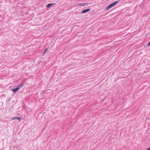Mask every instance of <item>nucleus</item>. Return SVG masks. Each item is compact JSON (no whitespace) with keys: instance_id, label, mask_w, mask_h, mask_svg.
<instances>
[{"instance_id":"1","label":"nucleus","mask_w":150,"mask_h":150,"mask_svg":"<svg viewBox=\"0 0 150 150\" xmlns=\"http://www.w3.org/2000/svg\"><path fill=\"white\" fill-rule=\"evenodd\" d=\"M119 2L118 1H116L110 4L107 7L106 10L107 11L109 10L110 8L115 6Z\"/></svg>"},{"instance_id":"2","label":"nucleus","mask_w":150,"mask_h":150,"mask_svg":"<svg viewBox=\"0 0 150 150\" xmlns=\"http://www.w3.org/2000/svg\"><path fill=\"white\" fill-rule=\"evenodd\" d=\"M90 10V8H88L87 9H85L83 10L81 12V13H86L87 12H88Z\"/></svg>"},{"instance_id":"3","label":"nucleus","mask_w":150,"mask_h":150,"mask_svg":"<svg viewBox=\"0 0 150 150\" xmlns=\"http://www.w3.org/2000/svg\"><path fill=\"white\" fill-rule=\"evenodd\" d=\"M19 90V87H17L16 88L13 89L12 90V91L14 93H16Z\"/></svg>"},{"instance_id":"4","label":"nucleus","mask_w":150,"mask_h":150,"mask_svg":"<svg viewBox=\"0 0 150 150\" xmlns=\"http://www.w3.org/2000/svg\"><path fill=\"white\" fill-rule=\"evenodd\" d=\"M16 119L18 120L19 122L21 120V118L19 117H17L13 118L12 119V120H14Z\"/></svg>"},{"instance_id":"5","label":"nucleus","mask_w":150,"mask_h":150,"mask_svg":"<svg viewBox=\"0 0 150 150\" xmlns=\"http://www.w3.org/2000/svg\"><path fill=\"white\" fill-rule=\"evenodd\" d=\"M54 4V3H51V4H48L47 5V8H49L51 6H52Z\"/></svg>"},{"instance_id":"6","label":"nucleus","mask_w":150,"mask_h":150,"mask_svg":"<svg viewBox=\"0 0 150 150\" xmlns=\"http://www.w3.org/2000/svg\"><path fill=\"white\" fill-rule=\"evenodd\" d=\"M23 85V84H21L20 85H18V86L17 87H19V88H21V87Z\"/></svg>"},{"instance_id":"7","label":"nucleus","mask_w":150,"mask_h":150,"mask_svg":"<svg viewBox=\"0 0 150 150\" xmlns=\"http://www.w3.org/2000/svg\"><path fill=\"white\" fill-rule=\"evenodd\" d=\"M48 49L47 48L45 49V51L44 52V53H43V54H42V55H44V54H45L46 51Z\"/></svg>"},{"instance_id":"8","label":"nucleus","mask_w":150,"mask_h":150,"mask_svg":"<svg viewBox=\"0 0 150 150\" xmlns=\"http://www.w3.org/2000/svg\"><path fill=\"white\" fill-rule=\"evenodd\" d=\"M150 45V41L148 43V46H149Z\"/></svg>"},{"instance_id":"9","label":"nucleus","mask_w":150,"mask_h":150,"mask_svg":"<svg viewBox=\"0 0 150 150\" xmlns=\"http://www.w3.org/2000/svg\"><path fill=\"white\" fill-rule=\"evenodd\" d=\"M148 150H150V147L148 149Z\"/></svg>"}]
</instances>
